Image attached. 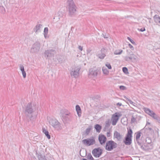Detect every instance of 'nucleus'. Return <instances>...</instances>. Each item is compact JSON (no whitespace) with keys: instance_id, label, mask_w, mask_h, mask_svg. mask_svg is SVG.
Returning a JSON list of instances; mask_svg holds the SVG:
<instances>
[{"instance_id":"obj_11","label":"nucleus","mask_w":160,"mask_h":160,"mask_svg":"<svg viewBox=\"0 0 160 160\" xmlns=\"http://www.w3.org/2000/svg\"><path fill=\"white\" fill-rule=\"evenodd\" d=\"M144 111L156 120H159V117L153 111H151L148 108H145Z\"/></svg>"},{"instance_id":"obj_1","label":"nucleus","mask_w":160,"mask_h":160,"mask_svg":"<svg viewBox=\"0 0 160 160\" xmlns=\"http://www.w3.org/2000/svg\"><path fill=\"white\" fill-rule=\"evenodd\" d=\"M68 8L69 15L70 16L74 15L76 11V7L73 0L68 1Z\"/></svg>"},{"instance_id":"obj_56","label":"nucleus","mask_w":160,"mask_h":160,"mask_svg":"<svg viewBox=\"0 0 160 160\" xmlns=\"http://www.w3.org/2000/svg\"><path fill=\"white\" fill-rule=\"evenodd\" d=\"M104 38H107L108 37H105V36H104Z\"/></svg>"},{"instance_id":"obj_27","label":"nucleus","mask_w":160,"mask_h":160,"mask_svg":"<svg viewBox=\"0 0 160 160\" xmlns=\"http://www.w3.org/2000/svg\"><path fill=\"white\" fill-rule=\"evenodd\" d=\"M58 16L59 17V19H60L61 18H63L64 16V13L63 12L59 11L58 12Z\"/></svg>"},{"instance_id":"obj_22","label":"nucleus","mask_w":160,"mask_h":160,"mask_svg":"<svg viewBox=\"0 0 160 160\" xmlns=\"http://www.w3.org/2000/svg\"><path fill=\"white\" fill-rule=\"evenodd\" d=\"M76 110L79 117L81 116V109L78 105H77L76 106Z\"/></svg>"},{"instance_id":"obj_34","label":"nucleus","mask_w":160,"mask_h":160,"mask_svg":"<svg viewBox=\"0 0 160 160\" xmlns=\"http://www.w3.org/2000/svg\"><path fill=\"white\" fill-rule=\"evenodd\" d=\"M106 66L107 67V68L109 69H112V67L110 64L108 62H107L105 64Z\"/></svg>"},{"instance_id":"obj_16","label":"nucleus","mask_w":160,"mask_h":160,"mask_svg":"<svg viewBox=\"0 0 160 160\" xmlns=\"http://www.w3.org/2000/svg\"><path fill=\"white\" fill-rule=\"evenodd\" d=\"M36 155L38 160H47L45 156L42 155L40 153H38L37 152Z\"/></svg>"},{"instance_id":"obj_20","label":"nucleus","mask_w":160,"mask_h":160,"mask_svg":"<svg viewBox=\"0 0 160 160\" xmlns=\"http://www.w3.org/2000/svg\"><path fill=\"white\" fill-rule=\"evenodd\" d=\"M19 67L20 68V70L22 72V74L23 75V77L24 78H25L26 76V73L24 71V66L22 64L19 65Z\"/></svg>"},{"instance_id":"obj_51","label":"nucleus","mask_w":160,"mask_h":160,"mask_svg":"<svg viewBox=\"0 0 160 160\" xmlns=\"http://www.w3.org/2000/svg\"><path fill=\"white\" fill-rule=\"evenodd\" d=\"M50 158H51V159L50 160H52L53 159V158H52V156L50 155Z\"/></svg>"},{"instance_id":"obj_53","label":"nucleus","mask_w":160,"mask_h":160,"mask_svg":"<svg viewBox=\"0 0 160 160\" xmlns=\"http://www.w3.org/2000/svg\"><path fill=\"white\" fill-rule=\"evenodd\" d=\"M65 19H63L62 20V22L65 21Z\"/></svg>"},{"instance_id":"obj_47","label":"nucleus","mask_w":160,"mask_h":160,"mask_svg":"<svg viewBox=\"0 0 160 160\" xmlns=\"http://www.w3.org/2000/svg\"><path fill=\"white\" fill-rule=\"evenodd\" d=\"M150 123L148 122L147 121V123H146V125L145 126V128H146L147 127V126L148 125H150Z\"/></svg>"},{"instance_id":"obj_2","label":"nucleus","mask_w":160,"mask_h":160,"mask_svg":"<svg viewBox=\"0 0 160 160\" xmlns=\"http://www.w3.org/2000/svg\"><path fill=\"white\" fill-rule=\"evenodd\" d=\"M132 131L131 128H129L128 130V133L125 138L124 143L126 145H130L132 143Z\"/></svg>"},{"instance_id":"obj_10","label":"nucleus","mask_w":160,"mask_h":160,"mask_svg":"<svg viewBox=\"0 0 160 160\" xmlns=\"http://www.w3.org/2000/svg\"><path fill=\"white\" fill-rule=\"evenodd\" d=\"M56 53V51L54 49H49L46 50L44 54L46 58H49L54 57V55Z\"/></svg>"},{"instance_id":"obj_52","label":"nucleus","mask_w":160,"mask_h":160,"mask_svg":"<svg viewBox=\"0 0 160 160\" xmlns=\"http://www.w3.org/2000/svg\"><path fill=\"white\" fill-rule=\"evenodd\" d=\"M157 121H158L160 123V118H159V120H157Z\"/></svg>"},{"instance_id":"obj_42","label":"nucleus","mask_w":160,"mask_h":160,"mask_svg":"<svg viewBox=\"0 0 160 160\" xmlns=\"http://www.w3.org/2000/svg\"><path fill=\"white\" fill-rule=\"evenodd\" d=\"M78 48L81 51H82L83 50V47L81 46H79Z\"/></svg>"},{"instance_id":"obj_25","label":"nucleus","mask_w":160,"mask_h":160,"mask_svg":"<svg viewBox=\"0 0 160 160\" xmlns=\"http://www.w3.org/2000/svg\"><path fill=\"white\" fill-rule=\"evenodd\" d=\"M95 128L97 132H99L102 128L101 126L99 124H96L95 126Z\"/></svg>"},{"instance_id":"obj_37","label":"nucleus","mask_w":160,"mask_h":160,"mask_svg":"<svg viewBox=\"0 0 160 160\" xmlns=\"http://www.w3.org/2000/svg\"><path fill=\"white\" fill-rule=\"evenodd\" d=\"M91 129V128L90 127H89L87 128L86 131V132L87 134H88L90 131Z\"/></svg>"},{"instance_id":"obj_5","label":"nucleus","mask_w":160,"mask_h":160,"mask_svg":"<svg viewBox=\"0 0 160 160\" xmlns=\"http://www.w3.org/2000/svg\"><path fill=\"white\" fill-rule=\"evenodd\" d=\"M101 69L100 68H93L89 70V75L92 77H96L97 75L100 72Z\"/></svg>"},{"instance_id":"obj_48","label":"nucleus","mask_w":160,"mask_h":160,"mask_svg":"<svg viewBox=\"0 0 160 160\" xmlns=\"http://www.w3.org/2000/svg\"><path fill=\"white\" fill-rule=\"evenodd\" d=\"M124 97L128 101V102L129 101V100H130V99H129L127 97L125 96H124Z\"/></svg>"},{"instance_id":"obj_9","label":"nucleus","mask_w":160,"mask_h":160,"mask_svg":"<svg viewBox=\"0 0 160 160\" xmlns=\"http://www.w3.org/2000/svg\"><path fill=\"white\" fill-rule=\"evenodd\" d=\"M82 142L84 145L88 146L92 145L95 142L94 138L93 137L83 139Z\"/></svg>"},{"instance_id":"obj_24","label":"nucleus","mask_w":160,"mask_h":160,"mask_svg":"<svg viewBox=\"0 0 160 160\" xmlns=\"http://www.w3.org/2000/svg\"><path fill=\"white\" fill-rule=\"evenodd\" d=\"M43 132L45 134L48 139H50L51 138L50 136L49 135L48 131L46 130L44 128H43Z\"/></svg>"},{"instance_id":"obj_4","label":"nucleus","mask_w":160,"mask_h":160,"mask_svg":"<svg viewBox=\"0 0 160 160\" xmlns=\"http://www.w3.org/2000/svg\"><path fill=\"white\" fill-rule=\"evenodd\" d=\"M117 143L113 141H108L106 143L105 149L108 151H111L117 147Z\"/></svg>"},{"instance_id":"obj_46","label":"nucleus","mask_w":160,"mask_h":160,"mask_svg":"<svg viewBox=\"0 0 160 160\" xmlns=\"http://www.w3.org/2000/svg\"><path fill=\"white\" fill-rule=\"evenodd\" d=\"M117 106H120L122 105V104L121 103L118 102L117 104Z\"/></svg>"},{"instance_id":"obj_50","label":"nucleus","mask_w":160,"mask_h":160,"mask_svg":"<svg viewBox=\"0 0 160 160\" xmlns=\"http://www.w3.org/2000/svg\"><path fill=\"white\" fill-rule=\"evenodd\" d=\"M44 34V37L45 38H48V36H47V35H48V34Z\"/></svg>"},{"instance_id":"obj_49","label":"nucleus","mask_w":160,"mask_h":160,"mask_svg":"<svg viewBox=\"0 0 160 160\" xmlns=\"http://www.w3.org/2000/svg\"><path fill=\"white\" fill-rule=\"evenodd\" d=\"M33 116H32V115H31V116L30 117V120H33Z\"/></svg>"},{"instance_id":"obj_40","label":"nucleus","mask_w":160,"mask_h":160,"mask_svg":"<svg viewBox=\"0 0 160 160\" xmlns=\"http://www.w3.org/2000/svg\"><path fill=\"white\" fill-rule=\"evenodd\" d=\"M138 31L141 32H143L145 31V28H142L141 29L138 28Z\"/></svg>"},{"instance_id":"obj_6","label":"nucleus","mask_w":160,"mask_h":160,"mask_svg":"<svg viewBox=\"0 0 160 160\" xmlns=\"http://www.w3.org/2000/svg\"><path fill=\"white\" fill-rule=\"evenodd\" d=\"M121 116L122 114L118 112H116L112 115L111 118L112 125L114 126L116 124L119 119V118Z\"/></svg>"},{"instance_id":"obj_54","label":"nucleus","mask_w":160,"mask_h":160,"mask_svg":"<svg viewBox=\"0 0 160 160\" xmlns=\"http://www.w3.org/2000/svg\"><path fill=\"white\" fill-rule=\"evenodd\" d=\"M82 160H87V159H85V158H82Z\"/></svg>"},{"instance_id":"obj_26","label":"nucleus","mask_w":160,"mask_h":160,"mask_svg":"<svg viewBox=\"0 0 160 160\" xmlns=\"http://www.w3.org/2000/svg\"><path fill=\"white\" fill-rule=\"evenodd\" d=\"M62 116L64 119L66 120L68 119L70 117V114L68 113L63 114Z\"/></svg>"},{"instance_id":"obj_12","label":"nucleus","mask_w":160,"mask_h":160,"mask_svg":"<svg viewBox=\"0 0 160 160\" xmlns=\"http://www.w3.org/2000/svg\"><path fill=\"white\" fill-rule=\"evenodd\" d=\"M102 153L101 149L99 148H95L92 151V153L93 155L96 158H99Z\"/></svg>"},{"instance_id":"obj_44","label":"nucleus","mask_w":160,"mask_h":160,"mask_svg":"<svg viewBox=\"0 0 160 160\" xmlns=\"http://www.w3.org/2000/svg\"><path fill=\"white\" fill-rule=\"evenodd\" d=\"M91 51L90 49H88L87 50V54H88L89 53L91 52Z\"/></svg>"},{"instance_id":"obj_39","label":"nucleus","mask_w":160,"mask_h":160,"mask_svg":"<svg viewBox=\"0 0 160 160\" xmlns=\"http://www.w3.org/2000/svg\"><path fill=\"white\" fill-rule=\"evenodd\" d=\"M136 120V118L133 116H132L131 118V122L133 123L135 122Z\"/></svg>"},{"instance_id":"obj_14","label":"nucleus","mask_w":160,"mask_h":160,"mask_svg":"<svg viewBox=\"0 0 160 160\" xmlns=\"http://www.w3.org/2000/svg\"><path fill=\"white\" fill-rule=\"evenodd\" d=\"M137 57L135 55L132 53L130 54L129 56H125L124 58L125 61H128L129 60H136L137 58Z\"/></svg>"},{"instance_id":"obj_21","label":"nucleus","mask_w":160,"mask_h":160,"mask_svg":"<svg viewBox=\"0 0 160 160\" xmlns=\"http://www.w3.org/2000/svg\"><path fill=\"white\" fill-rule=\"evenodd\" d=\"M42 25L38 24L36 25L34 28V31L36 33L37 32L40 31V29L42 27Z\"/></svg>"},{"instance_id":"obj_15","label":"nucleus","mask_w":160,"mask_h":160,"mask_svg":"<svg viewBox=\"0 0 160 160\" xmlns=\"http://www.w3.org/2000/svg\"><path fill=\"white\" fill-rule=\"evenodd\" d=\"M106 138L104 135H99L98 137V140L101 144L102 145L103 144H104L106 141Z\"/></svg>"},{"instance_id":"obj_3","label":"nucleus","mask_w":160,"mask_h":160,"mask_svg":"<svg viewBox=\"0 0 160 160\" xmlns=\"http://www.w3.org/2000/svg\"><path fill=\"white\" fill-rule=\"evenodd\" d=\"M50 124L54 128L59 130L62 129V126L61 123L56 119H51L49 121Z\"/></svg>"},{"instance_id":"obj_7","label":"nucleus","mask_w":160,"mask_h":160,"mask_svg":"<svg viewBox=\"0 0 160 160\" xmlns=\"http://www.w3.org/2000/svg\"><path fill=\"white\" fill-rule=\"evenodd\" d=\"M40 48V44L39 42L34 43L30 49V52L32 53H37L39 51Z\"/></svg>"},{"instance_id":"obj_13","label":"nucleus","mask_w":160,"mask_h":160,"mask_svg":"<svg viewBox=\"0 0 160 160\" xmlns=\"http://www.w3.org/2000/svg\"><path fill=\"white\" fill-rule=\"evenodd\" d=\"M33 112L32 104L28 103L27 104L25 109V113L27 117L29 116L28 114H31Z\"/></svg>"},{"instance_id":"obj_19","label":"nucleus","mask_w":160,"mask_h":160,"mask_svg":"<svg viewBox=\"0 0 160 160\" xmlns=\"http://www.w3.org/2000/svg\"><path fill=\"white\" fill-rule=\"evenodd\" d=\"M141 133L140 132H138L137 133H135L136 136V141L138 144V145H141V144L139 142V138L141 136Z\"/></svg>"},{"instance_id":"obj_55","label":"nucleus","mask_w":160,"mask_h":160,"mask_svg":"<svg viewBox=\"0 0 160 160\" xmlns=\"http://www.w3.org/2000/svg\"><path fill=\"white\" fill-rule=\"evenodd\" d=\"M109 133L108 132V135H107V136H108V137L109 136L108 135H109Z\"/></svg>"},{"instance_id":"obj_32","label":"nucleus","mask_w":160,"mask_h":160,"mask_svg":"<svg viewBox=\"0 0 160 160\" xmlns=\"http://www.w3.org/2000/svg\"><path fill=\"white\" fill-rule=\"evenodd\" d=\"M0 12L2 13H4L5 12V9L3 7L0 6Z\"/></svg>"},{"instance_id":"obj_28","label":"nucleus","mask_w":160,"mask_h":160,"mask_svg":"<svg viewBox=\"0 0 160 160\" xmlns=\"http://www.w3.org/2000/svg\"><path fill=\"white\" fill-rule=\"evenodd\" d=\"M102 71L103 74L106 75L108 74L109 72L108 70L106 68L104 67H102Z\"/></svg>"},{"instance_id":"obj_17","label":"nucleus","mask_w":160,"mask_h":160,"mask_svg":"<svg viewBox=\"0 0 160 160\" xmlns=\"http://www.w3.org/2000/svg\"><path fill=\"white\" fill-rule=\"evenodd\" d=\"M114 137L115 138H116L118 141L120 140L122 138V135L117 131H115L114 132Z\"/></svg>"},{"instance_id":"obj_30","label":"nucleus","mask_w":160,"mask_h":160,"mask_svg":"<svg viewBox=\"0 0 160 160\" xmlns=\"http://www.w3.org/2000/svg\"><path fill=\"white\" fill-rule=\"evenodd\" d=\"M122 52V50L120 49V50H116L114 52V53L115 55H120L121 54Z\"/></svg>"},{"instance_id":"obj_43","label":"nucleus","mask_w":160,"mask_h":160,"mask_svg":"<svg viewBox=\"0 0 160 160\" xmlns=\"http://www.w3.org/2000/svg\"><path fill=\"white\" fill-rule=\"evenodd\" d=\"M129 102L130 104L133 105L134 106V104H135V103L133 102L131 100H129Z\"/></svg>"},{"instance_id":"obj_45","label":"nucleus","mask_w":160,"mask_h":160,"mask_svg":"<svg viewBox=\"0 0 160 160\" xmlns=\"http://www.w3.org/2000/svg\"><path fill=\"white\" fill-rule=\"evenodd\" d=\"M146 128V129L148 130H152V128H150V127H146V128Z\"/></svg>"},{"instance_id":"obj_29","label":"nucleus","mask_w":160,"mask_h":160,"mask_svg":"<svg viewBox=\"0 0 160 160\" xmlns=\"http://www.w3.org/2000/svg\"><path fill=\"white\" fill-rule=\"evenodd\" d=\"M111 124V122L109 119L107 120L105 122V128H108L109 127Z\"/></svg>"},{"instance_id":"obj_33","label":"nucleus","mask_w":160,"mask_h":160,"mask_svg":"<svg viewBox=\"0 0 160 160\" xmlns=\"http://www.w3.org/2000/svg\"><path fill=\"white\" fill-rule=\"evenodd\" d=\"M127 39L128 40L130 41L133 45H136V44L135 42L132 39H131L129 37H127Z\"/></svg>"},{"instance_id":"obj_18","label":"nucleus","mask_w":160,"mask_h":160,"mask_svg":"<svg viewBox=\"0 0 160 160\" xmlns=\"http://www.w3.org/2000/svg\"><path fill=\"white\" fill-rule=\"evenodd\" d=\"M154 21L158 25L160 26V17L158 15H156L153 17Z\"/></svg>"},{"instance_id":"obj_41","label":"nucleus","mask_w":160,"mask_h":160,"mask_svg":"<svg viewBox=\"0 0 160 160\" xmlns=\"http://www.w3.org/2000/svg\"><path fill=\"white\" fill-rule=\"evenodd\" d=\"M128 46L129 48L131 49L132 50H134V48L133 46L130 44L129 43L128 44Z\"/></svg>"},{"instance_id":"obj_23","label":"nucleus","mask_w":160,"mask_h":160,"mask_svg":"<svg viewBox=\"0 0 160 160\" xmlns=\"http://www.w3.org/2000/svg\"><path fill=\"white\" fill-rule=\"evenodd\" d=\"M103 50H104V49L103 50L102 49H101V53H99V54H98V55H97V56L100 58L101 59H103L105 57V53H102V51Z\"/></svg>"},{"instance_id":"obj_38","label":"nucleus","mask_w":160,"mask_h":160,"mask_svg":"<svg viewBox=\"0 0 160 160\" xmlns=\"http://www.w3.org/2000/svg\"><path fill=\"white\" fill-rule=\"evenodd\" d=\"M48 28L47 27L45 28L44 29V34H48Z\"/></svg>"},{"instance_id":"obj_35","label":"nucleus","mask_w":160,"mask_h":160,"mask_svg":"<svg viewBox=\"0 0 160 160\" xmlns=\"http://www.w3.org/2000/svg\"><path fill=\"white\" fill-rule=\"evenodd\" d=\"M122 71L125 73H128V69L126 67H123L122 68Z\"/></svg>"},{"instance_id":"obj_36","label":"nucleus","mask_w":160,"mask_h":160,"mask_svg":"<svg viewBox=\"0 0 160 160\" xmlns=\"http://www.w3.org/2000/svg\"><path fill=\"white\" fill-rule=\"evenodd\" d=\"M119 88L121 90H124L126 89V88L123 86H120L119 87Z\"/></svg>"},{"instance_id":"obj_31","label":"nucleus","mask_w":160,"mask_h":160,"mask_svg":"<svg viewBox=\"0 0 160 160\" xmlns=\"http://www.w3.org/2000/svg\"><path fill=\"white\" fill-rule=\"evenodd\" d=\"M87 158L89 160H94V159L92 156L91 153L88 154L87 156Z\"/></svg>"},{"instance_id":"obj_8","label":"nucleus","mask_w":160,"mask_h":160,"mask_svg":"<svg viewBox=\"0 0 160 160\" xmlns=\"http://www.w3.org/2000/svg\"><path fill=\"white\" fill-rule=\"evenodd\" d=\"M80 69V68L79 66L76 67L72 68L70 72L71 76H73L75 78H77L78 76L79 71Z\"/></svg>"}]
</instances>
